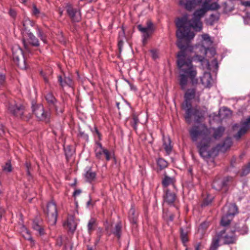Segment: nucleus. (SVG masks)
Here are the masks:
<instances>
[{
    "label": "nucleus",
    "mask_w": 250,
    "mask_h": 250,
    "mask_svg": "<svg viewBox=\"0 0 250 250\" xmlns=\"http://www.w3.org/2000/svg\"><path fill=\"white\" fill-rule=\"evenodd\" d=\"M219 7L220 6L217 2L209 3L207 0H205L202 7L194 12L192 19L189 18L188 14H185L182 17L177 18L175 21V24L177 28V38L179 39H193L195 34L191 29L196 32L201 31L203 28L201 18L208 11L217 10Z\"/></svg>",
    "instance_id": "obj_1"
},
{
    "label": "nucleus",
    "mask_w": 250,
    "mask_h": 250,
    "mask_svg": "<svg viewBox=\"0 0 250 250\" xmlns=\"http://www.w3.org/2000/svg\"><path fill=\"white\" fill-rule=\"evenodd\" d=\"M177 38L178 41L177 42V45L181 49L177 55V64L179 73V84L181 88L185 90L188 80L193 84L198 83L197 71L196 66L193 65L192 63V59L195 60V56L189 55L188 48L182 43L183 40L189 41L191 39Z\"/></svg>",
    "instance_id": "obj_2"
},
{
    "label": "nucleus",
    "mask_w": 250,
    "mask_h": 250,
    "mask_svg": "<svg viewBox=\"0 0 250 250\" xmlns=\"http://www.w3.org/2000/svg\"><path fill=\"white\" fill-rule=\"evenodd\" d=\"M214 131L213 137H211V129L208 128L204 124L194 126L189 130V134L193 142L200 140L197 144L200 154L204 159H206L211 156L210 150L213 139H218L220 138L225 131V128L220 126Z\"/></svg>",
    "instance_id": "obj_3"
},
{
    "label": "nucleus",
    "mask_w": 250,
    "mask_h": 250,
    "mask_svg": "<svg viewBox=\"0 0 250 250\" xmlns=\"http://www.w3.org/2000/svg\"><path fill=\"white\" fill-rule=\"evenodd\" d=\"M195 90L194 89H188L185 95V101L182 104V108L185 110V119L188 124L191 122L192 118L197 122L204 116L205 111H200L196 109H193L190 100L195 97Z\"/></svg>",
    "instance_id": "obj_4"
},
{
    "label": "nucleus",
    "mask_w": 250,
    "mask_h": 250,
    "mask_svg": "<svg viewBox=\"0 0 250 250\" xmlns=\"http://www.w3.org/2000/svg\"><path fill=\"white\" fill-rule=\"evenodd\" d=\"M202 44L196 45L195 47L196 52L200 51L203 55L209 53L211 56H214L215 54V50L214 48H209L212 45V41L208 34H204L202 36Z\"/></svg>",
    "instance_id": "obj_5"
},
{
    "label": "nucleus",
    "mask_w": 250,
    "mask_h": 250,
    "mask_svg": "<svg viewBox=\"0 0 250 250\" xmlns=\"http://www.w3.org/2000/svg\"><path fill=\"white\" fill-rule=\"evenodd\" d=\"M238 208L235 204L226 205L223 208V211L225 213L221 220V224L223 226H226L229 224L233 216L237 212Z\"/></svg>",
    "instance_id": "obj_6"
},
{
    "label": "nucleus",
    "mask_w": 250,
    "mask_h": 250,
    "mask_svg": "<svg viewBox=\"0 0 250 250\" xmlns=\"http://www.w3.org/2000/svg\"><path fill=\"white\" fill-rule=\"evenodd\" d=\"M32 110L37 118L41 121L48 123L50 121L51 113L48 110H45L41 104H36L32 102Z\"/></svg>",
    "instance_id": "obj_7"
},
{
    "label": "nucleus",
    "mask_w": 250,
    "mask_h": 250,
    "mask_svg": "<svg viewBox=\"0 0 250 250\" xmlns=\"http://www.w3.org/2000/svg\"><path fill=\"white\" fill-rule=\"evenodd\" d=\"M244 230H234L230 232L222 231L219 233V239L224 244H234L236 241V237L234 235V232L236 231H240L241 234H245L248 231V229L246 227H244Z\"/></svg>",
    "instance_id": "obj_8"
},
{
    "label": "nucleus",
    "mask_w": 250,
    "mask_h": 250,
    "mask_svg": "<svg viewBox=\"0 0 250 250\" xmlns=\"http://www.w3.org/2000/svg\"><path fill=\"white\" fill-rule=\"evenodd\" d=\"M12 51L14 62L21 69H25L26 65L21 48L18 45H15L12 48Z\"/></svg>",
    "instance_id": "obj_9"
},
{
    "label": "nucleus",
    "mask_w": 250,
    "mask_h": 250,
    "mask_svg": "<svg viewBox=\"0 0 250 250\" xmlns=\"http://www.w3.org/2000/svg\"><path fill=\"white\" fill-rule=\"evenodd\" d=\"M45 213L49 224L51 225H55L57 220L58 212L57 207L54 202H50L47 204Z\"/></svg>",
    "instance_id": "obj_10"
},
{
    "label": "nucleus",
    "mask_w": 250,
    "mask_h": 250,
    "mask_svg": "<svg viewBox=\"0 0 250 250\" xmlns=\"http://www.w3.org/2000/svg\"><path fill=\"white\" fill-rule=\"evenodd\" d=\"M7 110L13 115L20 118H22L25 112V107L21 104H17L12 101L8 103L7 105Z\"/></svg>",
    "instance_id": "obj_11"
},
{
    "label": "nucleus",
    "mask_w": 250,
    "mask_h": 250,
    "mask_svg": "<svg viewBox=\"0 0 250 250\" xmlns=\"http://www.w3.org/2000/svg\"><path fill=\"white\" fill-rule=\"evenodd\" d=\"M137 28L143 34V42L145 44L154 30L153 24L151 21H148L146 22V26L144 27L140 24L138 25Z\"/></svg>",
    "instance_id": "obj_12"
},
{
    "label": "nucleus",
    "mask_w": 250,
    "mask_h": 250,
    "mask_svg": "<svg viewBox=\"0 0 250 250\" xmlns=\"http://www.w3.org/2000/svg\"><path fill=\"white\" fill-rule=\"evenodd\" d=\"M45 98L49 106L50 107L54 108L58 114L63 112V109L62 104L57 101L52 93L50 92L47 93Z\"/></svg>",
    "instance_id": "obj_13"
},
{
    "label": "nucleus",
    "mask_w": 250,
    "mask_h": 250,
    "mask_svg": "<svg viewBox=\"0 0 250 250\" xmlns=\"http://www.w3.org/2000/svg\"><path fill=\"white\" fill-rule=\"evenodd\" d=\"M204 56L198 54L196 55L194 58L195 61L200 62L203 68L208 70H210L212 68H217L218 63L216 59H213L211 64H210L209 61L205 59Z\"/></svg>",
    "instance_id": "obj_14"
},
{
    "label": "nucleus",
    "mask_w": 250,
    "mask_h": 250,
    "mask_svg": "<svg viewBox=\"0 0 250 250\" xmlns=\"http://www.w3.org/2000/svg\"><path fill=\"white\" fill-rule=\"evenodd\" d=\"M231 180V178L229 177L223 178H216L212 183V188L217 191H220L226 189L228 183Z\"/></svg>",
    "instance_id": "obj_15"
},
{
    "label": "nucleus",
    "mask_w": 250,
    "mask_h": 250,
    "mask_svg": "<svg viewBox=\"0 0 250 250\" xmlns=\"http://www.w3.org/2000/svg\"><path fill=\"white\" fill-rule=\"evenodd\" d=\"M77 223L73 215H69L67 220L63 223V226L65 229L70 232H73L76 229Z\"/></svg>",
    "instance_id": "obj_16"
},
{
    "label": "nucleus",
    "mask_w": 250,
    "mask_h": 250,
    "mask_svg": "<svg viewBox=\"0 0 250 250\" xmlns=\"http://www.w3.org/2000/svg\"><path fill=\"white\" fill-rule=\"evenodd\" d=\"M58 81L61 86L63 88L65 86L72 87L73 83L72 78L69 76H66L64 74L58 76Z\"/></svg>",
    "instance_id": "obj_17"
},
{
    "label": "nucleus",
    "mask_w": 250,
    "mask_h": 250,
    "mask_svg": "<svg viewBox=\"0 0 250 250\" xmlns=\"http://www.w3.org/2000/svg\"><path fill=\"white\" fill-rule=\"evenodd\" d=\"M249 127H250V117L247 118L243 123L241 127L240 128L237 134L234 136V137L237 140H239L246 133Z\"/></svg>",
    "instance_id": "obj_18"
},
{
    "label": "nucleus",
    "mask_w": 250,
    "mask_h": 250,
    "mask_svg": "<svg viewBox=\"0 0 250 250\" xmlns=\"http://www.w3.org/2000/svg\"><path fill=\"white\" fill-rule=\"evenodd\" d=\"M201 83L207 88L210 87L212 83V79L209 72H205L200 78Z\"/></svg>",
    "instance_id": "obj_19"
},
{
    "label": "nucleus",
    "mask_w": 250,
    "mask_h": 250,
    "mask_svg": "<svg viewBox=\"0 0 250 250\" xmlns=\"http://www.w3.org/2000/svg\"><path fill=\"white\" fill-rule=\"evenodd\" d=\"M21 233L22 236L29 241L32 246L35 244V241L33 239L30 231L24 226H22L21 229Z\"/></svg>",
    "instance_id": "obj_20"
},
{
    "label": "nucleus",
    "mask_w": 250,
    "mask_h": 250,
    "mask_svg": "<svg viewBox=\"0 0 250 250\" xmlns=\"http://www.w3.org/2000/svg\"><path fill=\"white\" fill-rule=\"evenodd\" d=\"M66 11L68 15H69L73 22H76L77 17L76 14L77 12V9H74L71 4H68L66 5Z\"/></svg>",
    "instance_id": "obj_21"
},
{
    "label": "nucleus",
    "mask_w": 250,
    "mask_h": 250,
    "mask_svg": "<svg viewBox=\"0 0 250 250\" xmlns=\"http://www.w3.org/2000/svg\"><path fill=\"white\" fill-rule=\"evenodd\" d=\"M175 200V195L174 193L166 189V194L164 196V201L169 205H172Z\"/></svg>",
    "instance_id": "obj_22"
},
{
    "label": "nucleus",
    "mask_w": 250,
    "mask_h": 250,
    "mask_svg": "<svg viewBox=\"0 0 250 250\" xmlns=\"http://www.w3.org/2000/svg\"><path fill=\"white\" fill-rule=\"evenodd\" d=\"M32 228L37 231L40 235L42 236L45 234L44 229L42 224L36 221H34L32 223Z\"/></svg>",
    "instance_id": "obj_23"
},
{
    "label": "nucleus",
    "mask_w": 250,
    "mask_h": 250,
    "mask_svg": "<svg viewBox=\"0 0 250 250\" xmlns=\"http://www.w3.org/2000/svg\"><path fill=\"white\" fill-rule=\"evenodd\" d=\"M163 146L167 154H169L172 150L171 141L169 137H163Z\"/></svg>",
    "instance_id": "obj_24"
},
{
    "label": "nucleus",
    "mask_w": 250,
    "mask_h": 250,
    "mask_svg": "<svg viewBox=\"0 0 250 250\" xmlns=\"http://www.w3.org/2000/svg\"><path fill=\"white\" fill-rule=\"evenodd\" d=\"M96 174L91 168H89L84 174L86 180L89 182H92L95 180Z\"/></svg>",
    "instance_id": "obj_25"
},
{
    "label": "nucleus",
    "mask_w": 250,
    "mask_h": 250,
    "mask_svg": "<svg viewBox=\"0 0 250 250\" xmlns=\"http://www.w3.org/2000/svg\"><path fill=\"white\" fill-rule=\"evenodd\" d=\"M28 37L30 43L36 47L40 45V43L38 39L34 36V35L31 32H28L27 33Z\"/></svg>",
    "instance_id": "obj_26"
},
{
    "label": "nucleus",
    "mask_w": 250,
    "mask_h": 250,
    "mask_svg": "<svg viewBox=\"0 0 250 250\" xmlns=\"http://www.w3.org/2000/svg\"><path fill=\"white\" fill-rule=\"evenodd\" d=\"M104 150L105 149L102 147L101 144L100 143H96L95 152L96 156L97 158H100L101 157V156L103 154Z\"/></svg>",
    "instance_id": "obj_27"
},
{
    "label": "nucleus",
    "mask_w": 250,
    "mask_h": 250,
    "mask_svg": "<svg viewBox=\"0 0 250 250\" xmlns=\"http://www.w3.org/2000/svg\"><path fill=\"white\" fill-rule=\"evenodd\" d=\"M174 182L175 180L174 178L166 176L163 180L162 183L163 186L166 188L168 186H172L174 187Z\"/></svg>",
    "instance_id": "obj_28"
},
{
    "label": "nucleus",
    "mask_w": 250,
    "mask_h": 250,
    "mask_svg": "<svg viewBox=\"0 0 250 250\" xmlns=\"http://www.w3.org/2000/svg\"><path fill=\"white\" fill-rule=\"evenodd\" d=\"M1 167L2 171L4 172L10 173L12 171L13 167L10 160H7Z\"/></svg>",
    "instance_id": "obj_29"
},
{
    "label": "nucleus",
    "mask_w": 250,
    "mask_h": 250,
    "mask_svg": "<svg viewBox=\"0 0 250 250\" xmlns=\"http://www.w3.org/2000/svg\"><path fill=\"white\" fill-rule=\"evenodd\" d=\"M32 14L36 18H44L45 15L43 13L41 12L40 10L35 5H33L32 8Z\"/></svg>",
    "instance_id": "obj_30"
},
{
    "label": "nucleus",
    "mask_w": 250,
    "mask_h": 250,
    "mask_svg": "<svg viewBox=\"0 0 250 250\" xmlns=\"http://www.w3.org/2000/svg\"><path fill=\"white\" fill-rule=\"evenodd\" d=\"M157 163L158 167L161 170L166 168L168 166V163L163 158L158 159Z\"/></svg>",
    "instance_id": "obj_31"
},
{
    "label": "nucleus",
    "mask_w": 250,
    "mask_h": 250,
    "mask_svg": "<svg viewBox=\"0 0 250 250\" xmlns=\"http://www.w3.org/2000/svg\"><path fill=\"white\" fill-rule=\"evenodd\" d=\"M129 217L131 222L133 224H136L137 222V216L135 214V210L131 208L129 212Z\"/></svg>",
    "instance_id": "obj_32"
},
{
    "label": "nucleus",
    "mask_w": 250,
    "mask_h": 250,
    "mask_svg": "<svg viewBox=\"0 0 250 250\" xmlns=\"http://www.w3.org/2000/svg\"><path fill=\"white\" fill-rule=\"evenodd\" d=\"M232 144V141L230 138H227L222 146H221V149L222 150H226L230 147Z\"/></svg>",
    "instance_id": "obj_33"
},
{
    "label": "nucleus",
    "mask_w": 250,
    "mask_h": 250,
    "mask_svg": "<svg viewBox=\"0 0 250 250\" xmlns=\"http://www.w3.org/2000/svg\"><path fill=\"white\" fill-rule=\"evenodd\" d=\"M6 81L5 74L0 73V90L6 87Z\"/></svg>",
    "instance_id": "obj_34"
},
{
    "label": "nucleus",
    "mask_w": 250,
    "mask_h": 250,
    "mask_svg": "<svg viewBox=\"0 0 250 250\" xmlns=\"http://www.w3.org/2000/svg\"><path fill=\"white\" fill-rule=\"evenodd\" d=\"M218 19L219 17L217 14H212L207 20V23L209 25H213L215 22L218 21Z\"/></svg>",
    "instance_id": "obj_35"
},
{
    "label": "nucleus",
    "mask_w": 250,
    "mask_h": 250,
    "mask_svg": "<svg viewBox=\"0 0 250 250\" xmlns=\"http://www.w3.org/2000/svg\"><path fill=\"white\" fill-rule=\"evenodd\" d=\"M122 228V225L120 223H118L116 224L115 228L113 231V233L118 237H120L121 235V230Z\"/></svg>",
    "instance_id": "obj_36"
},
{
    "label": "nucleus",
    "mask_w": 250,
    "mask_h": 250,
    "mask_svg": "<svg viewBox=\"0 0 250 250\" xmlns=\"http://www.w3.org/2000/svg\"><path fill=\"white\" fill-rule=\"evenodd\" d=\"M36 30L38 36L42 41L44 43L46 42L45 37L42 29L38 26L36 27Z\"/></svg>",
    "instance_id": "obj_37"
},
{
    "label": "nucleus",
    "mask_w": 250,
    "mask_h": 250,
    "mask_svg": "<svg viewBox=\"0 0 250 250\" xmlns=\"http://www.w3.org/2000/svg\"><path fill=\"white\" fill-rule=\"evenodd\" d=\"M219 241H220L219 239V234H218L217 238H214L212 240V243L210 246V250H215L219 245Z\"/></svg>",
    "instance_id": "obj_38"
},
{
    "label": "nucleus",
    "mask_w": 250,
    "mask_h": 250,
    "mask_svg": "<svg viewBox=\"0 0 250 250\" xmlns=\"http://www.w3.org/2000/svg\"><path fill=\"white\" fill-rule=\"evenodd\" d=\"M96 225V220L94 218H91L88 223V230L91 231L93 229L94 227Z\"/></svg>",
    "instance_id": "obj_39"
},
{
    "label": "nucleus",
    "mask_w": 250,
    "mask_h": 250,
    "mask_svg": "<svg viewBox=\"0 0 250 250\" xmlns=\"http://www.w3.org/2000/svg\"><path fill=\"white\" fill-rule=\"evenodd\" d=\"M181 238L184 244H186L188 241L187 233L184 232L182 229H181Z\"/></svg>",
    "instance_id": "obj_40"
},
{
    "label": "nucleus",
    "mask_w": 250,
    "mask_h": 250,
    "mask_svg": "<svg viewBox=\"0 0 250 250\" xmlns=\"http://www.w3.org/2000/svg\"><path fill=\"white\" fill-rule=\"evenodd\" d=\"M132 119H133L132 125H133L134 128L136 129V128L137 124V123L139 122V120H138L137 117L135 115H133V116Z\"/></svg>",
    "instance_id": "obj_41"
},
{
    "label": "nucleus",
    "mask_w": 250,
    "mask_h": 250,
    "mask_svg": "<svg viewBox=\"0 0 250 250\" xmlns=\"http://www.w3.org/2000/svg\"><path fill=\"white\" fill-rule=\"evenodd\" d=\"M103 154L105 155L107 161H109L111 159V153L107 149H105Z\"/></svg>",
    "instance_id": "obj_42"
},
{
    "label": "nucleus",
    "mask_w": 250,
    "mask_h": 250,
    "mask_svg": "<svg viewBox=\"0 0 250 250\" xmlns=\"http://www.w3.org/2000/svg\"><path fill=\"white\" fill-rule=\"evenodd\" d=\"M103 154L105 155L107 161H109L111 159V153L107 149H105Z\"/></svg>",
    "instance_id": "obj_43"
},
{
    "label": "nucleus",
    "mask_w": 250,
    "mask_h": 250,
    "mask_svg": "<svg viewBox=\"0 0 250 250\" xmlns=\"http://www.w3.org/2000/svg\"><path fill=\"white\" fill-rule=\"evenodd\" d=\"M250 172V168H248V166L245 167L241 174V176H246Z\"/></svg>",
    "instance_id": "obj_44"
},
{
    "label": "nucleus",
    "mask_w": 250,
    "mask_h": 250,
    "mask_svg": "<svg viewBox=\"0 0 250 250\" xmlns=\"http://www.w3.org/2000/svg\"><path fill=\"white\" fill-rule=\"evenodd\" d=\"M152 58L154 59H156L158 57V53L157 50H152L150 51Z\"/></svg>",
    "instance_id": "obj_45"
},
{
    "label": "nucleus",
    "mask_w": 250,
    "mask_h": 250,
    "mask_svg": "<svg viewBox=\"0 0 250 250\" xmlns=\"http://www.w3.org/2000/svg\"><path fill=\"white\" fill-rule=\"evenodd\" d=\"M65 155L67 157L71 156L72 155L73 151L69 150V148H65Z\"/></svg>",
    "instance_id": "obj_46"
},
{
    "label": "nucleus",
    "mask_w": 250,
    "mask_h": 250,
    "mask_svg": "<svg viewBox=\"0 0 250 250\" xmlns=\"http://www.w3.org/2000/svg\"><path fill=\"white\" fill-rule=\"evenodd\" d=\"M9 14L11 17L14 18L16 17L17 13L13 9H10L9 11Z\"/></svg>",
    "instance_id": "obj_47"
},
{
    "label": "nucleus",
    "mask_w": 250,
    "mask_h": 250,
    "mask_svg": "<svg viewBox=\"0 0 250 250\" xmlns=\"http://www.w3.org/2000/svg\"><path fill=\"white\" fill-rule=\"evenodd\" d=\"M208 227V223L204 222L201 225L200 228L202 229H206Z\"/></svg>",
    "instance_id": "obj_48"
},
{
    "label": "nucleus",
    "mask_w": 250,
    "mask_h": 250,
    "mask_svg": "<svg viewBox=\"0 0 250 250\" xmlns=\"http://www.w3.org/2000/svg\"><path fill=\"white\" fill-rule=\"evenodd\" d=\"M64 249L65 250H72V245L69 243L65 245Z\"/></svg>",
    "instance_id": "obj_49"
},
{
    "label": "nucleus",
    "mask_w": 250,
    "mask_h": 250,
    "mask_svg": "<svg viewBox=\"0 0 250 250\" xmlns=\"http://www.w3.org/2000/svg\"><path fill=\"white\" fill-rule=\"evenodd\" d=\"M25 166L26 167V170H30L31 165L30 162L26 161L25 163Z\"/></svg>",
    "instance_id": "obj_50"
},
{
    "label": "nucleus",
    "mask_w": 250,
    "mask_h": 250,
    "mask_svg": "<svg viewBox=\"0 0 250 250\" xmlns=\"http://www.w3.org/2000/svg\"><path fill=\"white\" fill-rule=\"evenodd\" d=\"M241 3L242 5L246 7L250 6V1H242Z\"/></svg>",
    "instance_id": "obj_51"
},
{
    "label": "nucleus",
    "mask_w": 250,
    "mask_h": 250,
    "mask_svg": "<svg viewBox=\"0 0 250 250\" xmlns=\"http://www.w3.org/2000/svg\"><path fill=\"white\" fill-rule=\"evenodd\" d=\"M4 209L0 207V220L1 219V218L2 217V216L3 214L4 213Z\"/></svg>",
    "instance_id": "obj_52"
},
{
    "label": "nucleus",
    "mask_w": 250,
    "mask_h": 250,
    "mask_svg": "<svg viewBox=\"0 0 250 250\" xmlns=\"http://www.w3.org/2000/svg\"><path fill=\"white\" fill-rule=\"evenodd\" d=\"M78 194V190L75 189L73 192V196L76 199L77 195Z\"/></svg>",
    "instance_id": "obj_53"
},
{
    "label": "nucleus",
    "mask_w": 250,
    "mask_h": 250,
    "mask_svg": "<svg viewBox=\"0 0 250 250\" xmlns=\"http://www.w3.org/2000/svg\"><path fill=\"white\" fill-rule=\"evenodd\" d=\"M224 111L226 112V114L227 115H229V114H231L230 111L229 109H227V108H225Z\"/></svg>",
    "instance_id": "obj_54"
},
{
    "label": "nucleus",
    "mask_w": 250,
    "mask_h": 250,
    "mask_svg": "<svg viewBox=\"0 0 250 250\" xmlns=\"http://www.w3.org/2000/svg\"><path fill=\"white\" fill-rule=\"evenodd\" d=\"M123 42L122 40H120L118 43L120 49H121V46L123 45Z\"/></svg>",
    "instance_id": "obj_55"
},
{
    "label": "nucleus",
    "mask_w": 250,
    "mask_h": 250,
    "mask_svg": "<svg viewBox=\"0 0 250 250\" xmlns=\"http://www.w3.org/2000/svg\"><path fill=\"white\" fill-rule=\"evenodd\" d=\"M41 74L42 75L43 77V79H44V81L45 82V83H47L48 82V80L47 79V78L46 77V76H45L43 74V73L42 72H41Z\"/></svg>",
    "instance_id": "obj_56"
},
{
    "label": "nucleus",
    "mask_w": 250,
    "mask_h": 250,
    "mask_svg": "<svg viewBox=\"0 0 250 250\" xmlns=\"http://www.w3.org/2000/svg\"><path fill=\"white\" fill-rule=\"evenodd\" d=\"M77 184V179L76 178H75V181H74V182L72 184H71L70 185L71 187H74V186H75Z\"/></svg>",
    "instance_id": "obj_57"
},
{
    "label": "nucleus",
    "mask_w": 250,
    "mask_h": 250,
    "mask_svg": "<svg viewBox=\"0 0 250 250\" xmlns=\"http://www.w3.org/2000/svg\"><path fill=\"white\" fill-rule=\"evenodd\" d=\"M23 45H24V46L25 47V48L28 50V47H27V44H26V42H25V41L24 40H23Z\"/></svg>",
    "instance_id": "obj_58"
},
{
    "label": "nucleus",
    "mask_w": 250,
    "mask_h": 250,
    "mask_svg": "<svg viewBox=\"0 0 250 250\" xmlns=\"http://www.w3.org/2000/svg\"><path fill=\"white\" fill-rule=\"evenodd\" d=\"M195 250H200V244H198L195 248Z\"/></svg>",
    "instance_id": "obj_59"
},
{
    "label": "nucleus",
    "mask_w": 250,
    "mask_h": 250,
    "mask_svg": "<svg viewBox=\"0 0 250 250\" xmlns=\"http://www.w3.org/2000/svg\"><path fill=\"white\" fill-rule=\"evenodd\" d=\"M60 240H57V244L59 246H61L62 245V242H61V240H60V242H59Z\"/></svg>",
    "instance_id": "obj_60"
},
{
    "label": "nucleus",
    "mask_w": 250,
    "mask_h": 250,
    "mask_svg": "<svg viewBox=\"0 0 250 250\" xmlns=\"http://www.w3.org/2000/svg\"><path fill=\"white\" fill-rule=\"evenodd\" d=\"M4 133V131L3 130V129L2 128V126H0V134H1V133Z\"/></svg>",
    "instance_id": "obj_61"
},
{
    "label": "nucleus",
    "mask_w": 250,
    "mask_h": 250,
    "mask_svg": "<svg viewBox=\"0 0 250 250\" xmlns=\"http://www.w3.org/2000/svg\"><path fill=\"white\" fill-rule=\"evenodd\" d=\"M210 202H211V200L209 202H206V201H205V202L204 203V205H208Z\"/></svg>",
    "instance_id": "obj_62"
},
{
    "label": "nucleus",
    "mask_w": 250,
    "mask_h": 250,
    "mask_svg": "<svg viewBox=\"0 0 250 250\" xmlns=\"http://www.w3.org/2000/svg\"><path fill=\"white\" fill-rule=\"evenodd\" d=\"M27 174L29 176H31V174L30 173V170H26Z\"/></svg>",
    "instance_id": "obj_63"
},
{
    "label": "nucleus",
    "mask_w": 250,
    "mask_h": 250,
    "mask_svg": "<svg viewBox=\"0 0 250 250\" xmlns=\"http://www.w3.org/2000/svg\"><path fill=\"white\" fill-rule=\"evenodd\" d=\"M119 104H120L119 103H118V102H117V103H116V105H117V108H118V109H120V107H119Z\"/></svg>",
    "instance_id": "obj_64"
}]
</instances>
